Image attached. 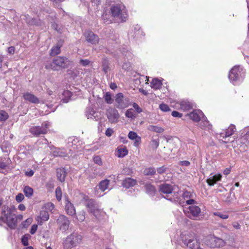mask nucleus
Segmentation results:
<instances>
[{
	"mask_svg": "<svg viewBox=\"0 0 249 249\" xmlns=\"http://www.w3.org/2000/svg\"><path fill=\"white\" fill-rule=\"evenodd\" d=\"M15 207H9L4 205L2 207L1 214L0 216V226H2L4 223H6L8 227L12 229H15L18 225V220L21 221L23 219L22 214L16 215L14 212Z\"/></svg>",
	"mask_w": 249,
	"mask_h": 249,
	"instance_id": "nucleus-1",
	"label": "nucleus"
},
{
	"mask_svg": "<svg viewBox=\"0 0 249 249\" xmlns=\"http://www.w3.org/2000/svg\"><path fill=\"white\" fill-rule=\"evenodd\" d=\"M68 59L66 57L58 56L54 59L52 62L46 64L45 67L47 70L58 71L65 69L68 66Z\"/></svg>",
	"mask_w": 249,
	"mask_h": 249,
	"instance_id": "nucleus-2",
	"label": "nucleus"
},
{
	"mask_svg": "<svg viewBox=\"0 0 249 249\" xmlns=\"http://www.w3.org/2000/svg\"><path fill=\"white\" fill-rule=\"evenodd\" d=\"M82 240V237L77 233L73 232L67 236L63 243L64 249H71L80 244Z\"/></svg>",
	"mask_w": 249,
	"mask_h": 249,
	"instance_id": "nucleus-3",
	"label": "nucleus"
},
{
	"mask_svg": "<svg viewBox=\"0 0 249 249\" xmlns=\"http://www.w3.org/2000/svg\"><path fill=\"white\" fill-rule=\"evenodd\" d=\"M195 233H190L182 237V241L185 245L191 249H199V248H201L199 243L195 240Z\"/></svg>",
	"mask_w": 249,
	"mask_h": 249,
	"instance_id": "nucleus-4",
	"label": "nucleus"
},
{
	"mask_svg": "<svg viewBox=\"0 0 249 249\" xmlns=\"http://www.w3.org/2000/svg\"><path fill=\"white\" fill-rule=\"evenodd\" d=\"M124 7L120 4H117L111 6L110 13L114 18L123 19V9Z\"/></svg>",
	"mask_w": 249,
	"mask_h": 249,
	"instance_id": "nucleus-5",
	"label": "nucleus"
},
{
	"mask_svg": "<svg viewBox=\"0 0 249 249\" xmlns=\"http://www.w3.org/2000/svg\"><path fill=\"white\" fill-rule=\"evenodd\" d=\"M242 69L238 66H234L230 71L229 78L232 82L237 81L241 75Z\"/></svg>",
	"mask_w": 249,
	"mask_h": 249,
	"instance_id": "nucleus-6",
	"label": "nucleus"
},
{
	"mask_svg": "<svg viewBox=\"0 0 249 249\" xmlns=\"http://www.w3.org/2000/svg\"><path fill=\"white\" fill-rule=\"evenodd\" d=\"M187 213L188 217L192 219H194L198 216L200 213V209L199 207L195 205H192L188 207L187 210L184 211Z\"/></svg>",
	"mask_w": 249,
	"mask_h": 249,
	"instance_id": "nucleus-7",
	"label": "nucleus"
},
{
	"mask_svg": "<svg viewBox=\"0 0 249 249\" xmlns=\"http://www.w3.org/2000/svg\"><path fill=\"white\" fill-rule=\"evenodd\" d=\"M57 223L60 226V229L63 231H66L68 229L70 223L68 217L64 215H60L59 216Z\"/></svg>",
	"mask_w": 249,
	"mask_h": 249,
	"instance_id": "nucleus-8",
	"label": "nucleus"
},
{
	"mask_svg": "<svg viewBox=\"0 0 249 249\" xmlns=\"http://www.w3.org/2000/svg\"><path fill=\"white\" fill-rule=\"evenodd\" d=\"M65 209L66 213L71 216L76 214V211L73 204L71 202L68 196H65Z\"/></svg>",
	"mask_w": 249,
	"mask_h": 249,
	"instance_id": "nucleus-9",
	"label": "nucleus"
},
{
	"mask_svg": "<svg viewBox=\"0 0 249 249\" xmlns=\"http://www.w3.org/2000/svg\"><path fill=\"white\" fill-rule=\"evenodd\" d=\"M107 117L109 121L111 123H115L118 122L119 114L118 111L114 108H109L107 111Z\"/></svg>",
	"mask_w": 249,
	"mask_h": 249,
	"instance_id": "nucleus-10",
	"label": "nucleus"
},
{
	"mask_svg": "<svg viewBox=\"0 0 249 249\" xmlns=\"http://www.w3.org/2000/svg\"><path fill=\"white\" fill-rule=\"evenodd\" d=\"M29 132L34 136L38 137L40 135L47 134L48 130L41 126H33L30 128Z\"/></svg>",
	"mask_w": 249,
	"mask_h": 249,
	"instance_id": "nucleus-11",
	"label": "nucleus"
},
{
	"mask_svg": "<svg viewBox=\"0 0 249 249\" xmlns=\"http://www.w3.org/2000/svg\"><path fill=\"white\" fill-rule=\"evenodd\" d=\"M187 115L189 116L191 119L195 122H199L201 118L204 117V113L200 110H194L188 114Z\"/></svg>",
	"mask_w": 249,
	"mask_h": 249,
	"instance_id": "nucleus-12",
	"label": "nucleus"
},
{
	"mask_svg": "<svg viewBox=\"0 0 249 249\" xmlns=\"http://www.w3.org/2000/svg\"><path fill=\"white\" fill-rule=\"evenodd\" d=\"M85 36L86 40L92 44L97 43L99 40L98 36L92 31H87Z\"/></svg>",
	"mask_w": 249,
	"mask_h": 249,
	"instance_id": "nucleus-13",
	"label": "nucleus"
},
{
	"mask_svg": "<svg viewBox=\"0 0 249 249\" xmlns=\"http://www.w3.org/2000/svg\"><path fill=\"white\" fill-rule=\"evenodd\" d=\"M23 99L30 103L37 104L39 103V99L34 94L27 92L23 94Z\"/></svg>",
	"mask_w": 249,
	"mask_h": 249,
	"instance_id": "nucleus-14",
	"label": "nucleus"
},
{
	"mask_svg": "<svg viewBox=\"0 0 249 249\" xmlns=\"http://www.w3.org/2000/svg\"><path fill=\"white\" fill-rule=\"evenodd\" d=\"M49 218V214L47 211H41L39 215L37 216L36 219L39 225H41L44 222L47 221Z\"/></svg>",
	"mask_w": 249,
	"mask_h": 249,
	"instance_id": "nucleus-15",
	"label": "nucleus"
},
{
	"mask_svg": "<svg viewBox=\"0 0 249 249\" xmlns=\"http://www.w3.org/2000/svg\"><path fill=\"white\" fill-rule=\"evenodd\" d=\"M85 206L87 208L88 212L91 213L94 211L98 206L96 201L93 199H88L86 200Z\"/></svg>",
	"mask_w": 249,
	"mask_h": 249,
	"instance_id": "nucleus-16",
	"label": "nucleus"
},
{
	"mask_svg": "<svg viewBox=\"0 0 249 249\" xmlns=\"http://www.w3.org/2000/svg\"><path fill=\"white\" fill-rule=\"evenodd\" d=\"M177 107L183 111H188L193 108L192 104L188 102L182 101L176 104Z\"/></svg>",
	"mask_w": 249,
	"mask_h": 249,
	"instance_id": "nucleus-17",
	"label": "nucleus"
},
{
	"mask_svg": "<svg viewBox=\"0 0 249 249\" xmlns=\"http://www.w3.org/2000/svg\"><path fill=\"white\" fill-rule=\"evenodd\" d=\"M57 179L61 182H64L67 175L66 169L64 168H58L56 170Z\"/></svg>",
	"mask_w": 249,
	"mask_h": 249,
	"instance_id": "nucleus-18",
	"label": "nucleus"
},
{
	"mask_svg": "<svg viewBox=\"0 0 249 249\" xmlns=\"http://www.w3.org/2000/svg\"><path fill=\"white\" fill-rule=\"evenodd\" d=\"M222 175L220 174H217L212 176H210L206 180V182L209 186H213L218 181H221Z\"/></svg>",
	"mask_w": 249,
	"mask_h": 249,
	"instance_id": "nucleus-19",
	"label": "nucleus"
},
{
	"mask_svg": "<svg viewBox=\"0 0 249 249\" xmlns=\"http://www.w3.org/2000/svg\"><path fill=\"white\" fill-rule=\"evenodd\" d=\"M63 41H60L54 46L50 50V55L54 56L59 54L61 53V48L63 45Z\"/></svg>",
	"mask_w": 249,
	"mask_h": 249,
	"instance_id": "nucleus-20",
	"label": "nucleus"
},
{
	"mask_svg": "<svg viewBox=\"0 0 249 249\" xmlns=\"http://www.w3.org/2000/svg\"><path fill=\"white\" fill-rule=\"evenodd\" d=\"M136 184V180L130 178H127L124 179L122 181V185L126 188L132 187L135 186Z\"/></svg>",
	"mask_w": 249,
	"mask_h": 249,
	"instance_id": "nucleus-21",
	"label": "nucleus"
},
{
	"mask_svg": "<svg viewBox=\"0 0 249 249\" xmlns=\"http://www.w3.org/2000/svg\"><path fill=\"white\" fill-rule=\"evenodd\" d=\"M159 190L162 193L169 194L172 193L173 188L171 185L164 183L160 185Z\"/></svg>",
	"mask_w": 249,
	"mask_h": 249,
	"instance_id": "nucleus-22",
	"label": "nucleus"
},
{
	"mask_svg": "<svg viewBox=\"0 0 249 249\" xmlns=\"http://www.w3.org/2000/svg\"><path fill=\"white\" fill-rule=\"evenodd\" d=\"M235 131V128L233 126H230L227 129L223 130L220 133V136L223 138H226L231 136Z\"/></svg>",
	"mask_w": 249,
	"mask_h": 249,
	"instance_id": "nucleus-23",
	"label": "nucleus"
},
{
	"mask_svg": "<svg viewBox=\"0 0 249 249\" xmlns=\"http://www.w3.org/2000/svg\"><path fill=\"white\" fill-rule=\"evenodd\" d=\"M115 101L117 103V107L119 108L125 107L124 102V95L122 93H119L116 94Z\"/></svg>",
	"mask_w": 249,
	"mask_h": 249,
	"instance_id": "nucleus-24",
	"label": "nucleus"
},
{
	"mask_svg": "<svg viewBox=\"0 0 249 249\" xmlns=\"http://www.w3.org/2000/svg\"><path fill=\"white\" fill-rule=\"evenodd\" d=\"M239 140L240 142L243 144L249 143V131L248 129H245L242 132Z\"/></svg>",
	"mask_w": 249,
	"mask_h": 249,
	"instance_id": "nucleus-25",
	"label": "nucleus"
},
{
	"mask_svg": "<svg viewBox=\"0 0 249 249\" xmlns=\"http://www.w3.org/2000/svg\"><path fill=\"white\" fill-rule=\"evenodd\" d=\"M128 152L125 146H120L117 148L116 155L119 158H123L128 154Z\"/></svg>",
	"mask_w": 249,
	"mask_h": 249,
	"instance_id": "nucleus-26",
	"label": "nucleus"
},
{
	"mask_svg": "<svg viewBox=\"0 0 249 249\" xmlns=\"http://www.w3.org/2000/svg\"><path fill=\"white\" fill-rule=\"evenodd\" d=\"M210 241L211 243L210 246L211 248H219L224 244L223 240L218 238H212Z\"/></svg>",
	"mask_w": 249,
	"mask_h": 249,
	"instance_id": "nucleus-27",
	"label": "nucleus"
},
{
	"mask_svg": "<svg viewBox=\"0 0 249 249\" xmlns=\"http://www.w3.org/2000/svg\"><path fill=\"white\" fill-rule=\"evenodd\" d=\"M162 83L161 80L158 78H154L151 83V87L154 89H159L161 88Z\"/></svg>",
	"mask_w": 249,
	"mask_h": 249,
	"instance_id": "nucleus-28",
	"label": "nucleus"
},
{
	"mask_svg": "<svg viewBox=\"0 0 249 249\" xmlns=\"http://www.w3.org/2000/svg\"><path fill=\"white\" fill-rule=\"evenodd\" d=\"M144 188L146 193L149 195H154L156 191L155 187L150 183L146 184L144 185Z\"/></svg>",
	"mask_w": 249,
	"mask_h": 249,
	"instance_id": "nucleus-29",
	"label": "nucleus"
},
{
	"mask_svg": "<svg viewBox=\"0 0 249 249\" xmlns=\"http://www.w3.org/2000/svg\"><path fill=\"white\" fill-rule=\"evenodd\" d=\"M23 191L25 196L28 198H30L33 196L34 190L29 186H25L23 188Z\"/></svg>",
	"mask_w": 249,
	"mask_h": 249,
	"instance_id": "nucleus-30",
	"label": "nucleus"
},
{
	"mask_svg": "<svg viewBox=\"0 0 249 249\" xmlns=\"http://www.w3.org/2000/svg\"><path fill=\"white\" fill-rule=\"evenodd\" d=\"M201 122L199 123V126L203 129H205L208 128H209L210 124L209 121L207 120V118L204 116V118H201Z\"/></svg>",
	"mask_w": 249,
	"mask_h": 249,
	"instance_id": "nucleus-31",
	"label": "nucleus"
},
{
	"mask_svg": "<svg viewBox=\"0 0 249 249\" xmlns=\"http://www.w3.org/2000/svg\"><path fill=\"white\" fill-rule=\"evenodd\" d=\"M109 180L108 179H105L100 182L99 184V188L102 192H104L107 189L109 185Z\"/></svg>",
	"mask_w": 249,
	"mask_h": 249,
	"instance_id": "nucleus-32",
	"label": "nucleus"
},
{
	"mask_svg": "<svg viewBox=\"0 0 249 249\" xmlns=\"http://www.w3.org/2000/svg\"><path fill=\"white\" fill-rule=\"evenodd\" d=\"M156 169L154 167H150L145 168L143 173L145 176H153L156 174Z\"/></svg>",
	"mask_w": 249,
	"mask_h": 249,
	"instance_id": "nucleus-33",
	"label": "nucleus"
},
{
	"mask_svg": "<svg viewBox=\"0 0 249 249\" xmlns=\"http://www.w3.org/2000/svg\"><path fill=\"white\" fill-rule=\"evenodd\" d=\"M91 213L96 218L99 219L104 216L105 213L98 207Z\"/></svg>",
	"mask_w": 249,
	"mask_h": 249,
	"instance_id": "nucleus-34",
	"label": "nucleus"
},
{
	"mask_svg": "<svg viewBox=\"0 0 249 249\" xmlns=\"http://www.w3.org/2000/svg\"><path fill=\"white\" fill-rule=\"evenodd\" d=\"M148 129L151 131L157 133H162L164 131V129L161 127L151 125L149 126Z\"/></svg>",
	"mask_w": 249,
	"mask_h": 249,
	"instance_id": "nucleus-35",
	"label": "nucleus"
},
{
	"mask_svg": "<svg viewBox=\"0 0 249 249\" xmlns=\"http://www.w3.org/2000/svg\"><path fill=\"white\" fill-rule=\"evenodd\" d=\"M86 212L84 210L80 211L76 216L77 219L80 222H83L86 218Z\"/></svg>",
	"mask_w": 249,
	"mask_h": 249,
	"instance_id": "nucleus-36",
	"label": "nucleus"
},
{
	"mask_svg": "<svg viewBox=\"0 0 249 249\" xmlns=\"http://www.w3.org/2000/svg\"><path fill=\"white\" fill-rule=\"evenodd\" d=\"M109 63L108 61L107 58H105L102 61V67L103 71H104L105 73H107L109 69Z\"/></svg>",
	"mask_w": 249,
	"mask_h": 249,
	"instance_id": "nucleus-37",
	"label": "nucleus"
},
{
	"mask_svg": "<svg viewBox=\"0 0 249 249\" xmlns=\"http://www.w3.org/2000/svg\"><path fill=\"white\" fill-rule=\"evenodd\" d=\"M55 196H56V199L58 201H61V200L62 199V190H61V187H57L55 189Z\"/></svg>",
	"mask_w": 249,
	"mask_h": 249,
	"instance_id": "nucleus-38",
	"label": "nucleus"
},
{
	"mask_svg": "<svg viewBox=\"0 0 249 249\" xmlns=\"http://www.w3.org/2000/svg\"><path fill=\"white\" fill-rule=\"evenodd\" d=\"M125 116L131 119L135 118L136 117V114L132 108H130L126 110L125 112Z\"/></svg>",
	"mask_w": 249,
	"mask_h": 249,
	"instance_id": "nucleus-39",
	"label": "nucleus"
},
{
	"mask_svg": "<svg viewBox=\"0 0 249 249\" xmlns=\"http://www.w3.org/2000/svg\"><path fill=\"white\" fill-rule=\"evenodd\" d=\"M30 237L31 236L29 234L23 235L21 237L22 244L25 246H27L29 244L28 240Z\"/></svg>",
	"mask_w": 249,
	"mask_h": 249,
	"instance_id": "nucleus-40",
	"label": "nucleus"
},
{
	"mask_svg": "<svg viewBox=\"0 0 249 249\" xmlns=\"http://www.w3.org/2000/svg\"><path fill=\"white\" fill-rule=\"evenodd\" d=\"M33 219L32 218H28L25 221H23L21 223L22 228H27L32 222Z\"/></svg>",
	"mask_w": 249,
	"mask_h": 249,
	"instance_id": "nucleus-41",
	"label": "nucleus"
},
{
	"mask_svg": "<svg viewBox=\"0 0 249 249\" xmlns=\"http://www.w3.org/2000/svg\"><path fill=\"white\" fill-rule=\"evenodd\" d=\"M159 108L161 111L163 112H168L171 110L169 107L164 103L160 104L159 106Z\"/></svg>",
	"mask_w": 249,
	"mask_h": 249,
	"instance_id": "nucleus-42",
	"label": "nucleus"
},
{
	"mask_svg": "<svg viewBox=\"0 0 249 249\" xmlns=\"http://www.w3.org/2000/svg\"><path fill=\"white\" fill-rule=\"evenodd\" d=\"M8 118V115L7 112L4 111H0V121H5Z\"/></svg>",
	"mask_w": 249,
	"mask_h": 249,
	"instance_id": "nucleus-43",
	"label": "nucleus"
},
{
	"mask_svg": "<svg viewBox=\"0 0 249 249\" xmlns=\"http://www.w3.org/2000/svg\"><path fill=\"white\" fill-rule=\"evenodd\" d=\"M105 100L107 104H112L113 100L109 92H107L104 96Z\"/></svg>",
	"mask_w": 249,
	"mask_h": 249,
	"instance_id": "nucleus-44",
	"label": "nucleus"
},
{
	"mask_svg": "<svg viewBox=\"0 0 249 249\" xmlns=\"http://www.w3.org/2000/svg\"><path fill=\"white\" fill-rule=\"evenodd\" d=\"M214 214L215 215H216V216L219 217L220 218H221V219H226L229 218V215L227 213H220L219 212H216V213H214Z\"/></svg>",
	"mask_w": 249,
	"mask_h": 249,
	"instance_id": "nucleus-45",
	"label": "nucleus"
},
{
	"mask_svg": "<svg viewBox=\"0 0 249 249\" xmlns=\"http://www.w3.org/2000/svg\"><path fill=\"white\" fill-rule=\"evenodd\" d=\"M128 137L129 139H130V140H133L137 138V137H139V136H138L136 132L131 131L129 132Z\"/></svg>",
	"mask_w": 249,
	"mask_h": 249,
	"instance_id": "nucleus-46",
	"label": "nucleus"
},
{
	"mask_svg": "<svg viewBox=\"0 0 249 249\" xmlns=\"http://www.w3.org/2000/svg\"><path fill=\"white\" fill-rule=\"evenodd\" d=\"M93 160L94 162L95 163L97 164L98 165H102L103 162H102V159L100 156H95L93 158Z\"/></svg>",
	"mask_w": 249,
	"mask_h": 249,
	"instance_id": "nucleus-47",
	"label": "nucleus"
},
{
	"mask_svg": "<svg viewBox=\"0 0 249 249\" xmlns=\"http://www.w3.org/2000/svg\"><path fill=\"white\" fill-rule=\"evenodd\" d=\"M123 174L124 175L131 176L133 174V171L131 168H125L123 169Z\"/></svg>",
	"mask_w": 249,
	"mask_h": 249,
	"instance_id": "nucleus-48",
	"label": "nucleus"
},
{
	"mask_svg": "<svg viewBox=\"0 0 249 249\" xmlns=\"http://www.w3.org/2000/svg\"><path fill=\"white\" fill-rule=\"evenodd\" d=\"M182 197L183 198H190L192 197V194L188 191H185L182 194Z\"/></svg>",
	"mask_w": 249,
	"mask_h": 249,
	"instance_id": "nucleus-49",
	"label": "nucleus"
},
{
	"mask_svg": "<svg viewBox=\"0 0 249 249\" xmlns=\"http://www.w3.org/2000/svg\"><path fill=\"white\" fill-rule=\"evenodd\" d=\"M45 207L50 211H52L54 208V205L52 202H48L45 204Z\"/></svg>",
	"mask_w": 249,
	"mask_h": 249,
	"instance_id": "nucleus-50",
	"label": "nucleus"
},
{
	"mask_svg": "<svg viewBox=\"0 0 249 249\" xmlns=\"http://www.w3.org/2000/svg\"><path fill=\"white\" fill-rule=\"evenodd\" d=\"M157 171L159 174H162L166 172L167 167L165 166H162L161 167L157 168Z\"/></svg>",
	"mask_w": 249,
	"mask_h": 249,
	"instance_id": "nucleus-51",
	"label": "nucleus"
},
{
	"mask_svg": "<svg viewBox=\"0 0 249 249\" xmlns=\"http://www.w3.org/2000/svg\"><path fill=\"white\" fill-rule=\"evenodd\" d=\"M24 198V195L22 193H18L16 196V200L18 203L21 202Z\"/></svg>",
	"mask_w": 249,
	"mask_h": 249,
	"instance_id": "nucleus-52",
	"label": "nucleus"
},
{
	"mask_svg": "<svg viewBox=\"0 0 249 249\" xmlns=\"http://www.w3.org/2000/svg\"><path fill=\"white\" fill-rule=\"evenodd\" d=\"M37 228H38V226L36 224L33 225L31 228V229L30 231V233L31 234H34L36 232V231L37 230Z\"/></svg>",
	"mask_w": 249,
	"mask_h": 249,
	"instance_id": "nucleus-53",
	"label": "nucleus"
},
{
	"mask_svg": "<svg viewBox=\"0 0 249 249\" xmlns=\"http://www.w3.org/2000/svg\"><path fill=\"white\" fill-rule=\"evenodd\" d=\"M114 133L113 129L108 128L106 131L105 134L107 137H110Z\"/></svg>",
	"mask_w": 249,
	"mask_h": 249,
	"instance_id": "nucleus-54",
	"label": "nucleus"
},
{
	"mask_svg": "<svg viewBox=\"0 0 249 249\" xmlns=\"http://www.w3.org/2000/svg\"><path fill=\"white\" fill-rule=\"evenodd\" d=\"M132 106L138 113H139L142 112V109L137 103H134Z\"/></svg>",
	"mask_w": 249,
	"mask_h": 249,
	"instance_id": "nucleus-55",
	"label": "nucleus"
},
{
	"mask_svg": "<svg viewBox=\"0 0 249 249\" xmlns=\"http://www.w3.org/2000/svg\"><path fill=\"white\" fill-rule=\"evenodd\" d=\"M80 63L83 66H86L89 64L90 61L88 59H81Z\"/></svg>",
	"mask_w": 249,
	"mask_h": 249,
	"instance_id": "nucleus-56",
	"label": "nucleus"
},
{
	"mask_svg": "<svg viewBox=\"0 0 249 249\" xmlns=\"http://www.w3.org/2000/svg\"><path fill=\"white\" fill-rule=\"evenodd\" d=\"M141 143V138L139 136V137H137V138L135 139V141L134 142V145L135 147H138Z\"/></svg>",
	"mask_w": 249,
	"mask_h": 249,
	"instance_id": "nucleus-57",
	"label": "nucleus"
},
{
	"mask_svg": "<svg viewBox=\"0 0 249 249\" xmlns=\"http://www.w3.org/2000/svg\"><path fill=\"white\" fill-rule=\"evenodd\" d=\"M172 115L174 117H178V118H181L182 116V114L178 112L177 111H173L172 112Z\"/></svg>",
	"mask_w": 249,
	"mask_h": 249,
	"instance_id": "nucleus-58",
	"label": "nucleus"
},
{
	"mask_svg": "<svg viewBox=\"0 0 249 249\" xmlns=\"http://www.w3.org/2000/svg\"><path fill=\"white\" fill-rule=\"evenodd\" d=\"M7 166V165L4 162L2 159L0 158V169H5L6 167Z\"/></svg>",
	"mask_w": 249,
	"mask_h": 249,
	"instance_id": "nucleus-59",
	"label": "nucleus"
},
{
	"mask_svg": "<svg viewBox=\"0 0 249 249\" xmlns=\"http://www.w3.org/2000/svg\"><path fill=\"white\" fill-rule=\"evenodd\" d=\"M15 52V48L14 46L9 47L8 48V53L9 54H13Z\"/></svg>",
	"mask_w": 249,
	"mask_h": 249,
	"instance_id": "nucleus-60",
	"label": "nucleus"
},
{
	"mask_svg": "<svg viewBox=\"0 0 249 249\" xmlns=\"http://www.w3.org/2000/svg\"><path fill=\"white\" fill-rule=\"evenodd\" d=\"M52 28L56 31L58 33L61 34L62 32L58 30V25L56 23L54 22L52 24Z\"/></svg>",
	"mask_w": 249,
	"mask_h": 249,
	"instance_id": "nucleus-61",
	"label": "nucleus"
},
{
	"mask_svg": "<svg viewBox=\"0 0 249 249\" xmlns=\"http://www.w3.org/2000/svg\"><path fill=\"white\" fill-rule=\"evenodd\" d=\"M232 225L234 228H235V229L238 230L240 229L241 228L240 224L237 222L233 223Z\"/></svg>",
	"mask_w": 249,
	"mask_h": 249,
	"instance_id": "nucleus-62",
	"label": "nucleus"
},
{
	"mask_svg": "<svg viewBox=\"0 0 249 249\" xmlns=\"http://www.w3.org/2000/svg\"><path fill=\"white\" fill-rule=\"evenodd\" d=\"M34 172L32 170H30L29 171H26L25 173V175L28 177H32L34 175Z\"/></svg>",
	"mask_w": 249,
	"mask_h": 249,
	"instance_id": "nucleus-63",
	"label": "nucleus"
},
{
	"mask_svg": "<svg viewBox=\"0 0 249 249\" xmlns=\"http://www.w3.org/2000/svg\"><path fill=\"white\" fill-rule=\"evenodd\" d=\"M18 209L20 211H24L26 208L23 204H20L18 206Z\"/></svg>",
	"mask_w": 249,
	"mask_h": 249,
	"instance_id": "nucleus-64",
	"label": "nucleus"
}]
</instances>
